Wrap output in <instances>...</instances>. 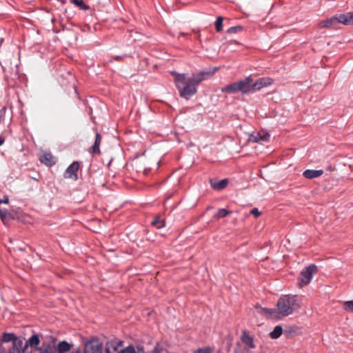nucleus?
<instances>
[{
    "label": "nucleus",
    "mask_w": 353,
    "mask_h": 353,
    "mask_svg": "<svg viewBox=\"0 0 353 353\" xmlns=\"http://www.w3.org/2000/svg\"><path fill=\"white\" fill-rule=\"evenodd\" d=\"M152 225L156 227L157 229H160L164 226V223L163 221L159 219H156L152 221Z\"/></svg>",
    "instance_id": "nucleus-26"
},
{
    "label": "nucleus",
    "mask_w": 353,
    "mask_h": 353,
    "mask_svg": "<svg viewBox=\"0 0 353 353\" xmlns=\"http://www.w3.org/2000/svg\"><path fill=\"white\" fill-rule=\"evenodd\" d=\"M118 353H144L143 350H139L136 352L134 347L133 346H128L121 350H120Z\"/></svg>",
    "instance_id": "nucleus-21"
},
{
    "label": "nucleus",
    "mask_w": 353,
    "mask_h": 353,
    "mask_svg": "<svg viewBox=\"0 0 353 353\" xmlns=\"http://www.w3.org/2000/svg\"><path fill=\"white\" fill-rule=\"evenodd\" d=\"M10 350L14 353H26L28 350L26 342H24L23 339L17 337Z\"/></svg>",
    "instance_id": "nucleus-6"
},
{
    "label": "nucleus",
    "mask_w": 353,
    "mask_h": 353,
    "mask_svg": "<svg viewBox=\"0 0 353 353\" xmlns=\"http://www.w3.org/2000/svg\"><path fill=\"white\" fill-rule=\"evenodd\" d=\"M9 199L7 196H5L2 199H0V204L1 203H8Z\"/></svg>",
    "instance_id": "nucleus-33"
},
{
    "label": "nucleus",
    "mask_w": 353,
    "mask_h": 353,
    "mask_svg": "<svg viewBox=\"0 0 353 353\" xmlns=\"http://www.w3.org/2000/svg\"><path fill=\"white\" fill-rule=\"evenodd\" d=\"M336 17L339 23H342L346 26L353 24V13L352 12L340 14L339 15H336Z\"/></svg>",
    "instance_id": "nucleus-10"
},
{
    "label": "nucleus",
    "mask_w": 353,
    "mask_h": 353,
    "mask_svg": "<svg viewBox=\"0 0 353 353\" xmlns=\"http://www.w3.org/2000/svg\"><path fill=\"white\" fill-rule=\"evenodd\" d=\"M40 161L48 166H52L56 163L54 157L50 153H44L41 156Z\"/></svg>",
    "instance_id": "nucleus-14"
},
{
    "label": "nucleus",
    "mask_w": 353,
    "mask_h": 353,
    "mask_svg": "<svg viewBox=\"0 0 353 353\" xmlns=\"http://www.w3.org/2000/svg\"><path fill=\"white\" fill-rule=\"evenodd\" d=\"M212 348L210 347H204L202 348H199L196 350L194 353H212Z\"/></svg>",
    "instance_id": "nucleus-27"
},
{
    "label": "nucleus",
    "mask_w": 353,
    "mask_h": 353,
    "mask_svg": "<svg viewBox=\"0 0 353 353\" xmlns=\"http://www.w3.org/2000/svg\"><path fill=\"white\" fill-rule=\"evenodd\" d=\"M328 22H329L328 19H326V20H324V21H321L319 23V28H329V23Z\"/></svg>",
    "instance_id": "nucleus-29"
},
{
    "label": "nucleus",
    "mask_w": 353,
    "mask_h": 353,
    "mask_svg": "<svg viewBox=\"0 0 353 353\" xmlns=\"http://www.w3.org/2000/svg\"><path fill=\"white\" fill-rule=\"evenodd\" d=\"M16 338L14 334L5 332L2 336V341L5 343L12 341L13 343Z\"/></svg>",
    "instance_id": "nucleus-20"
},
{
    "label": "nucleus",
    "mask_w": 353,
    "mask_h": 353,
    "mask_svg": "<svg viewBox=\"0 0 353 353\" xmlns=\"http://www.w3.org/2000/svg\"><path fill=\"white\" fill-rule=\"evenodd\" d=\"M52 350H53V349L51 348V346H49L41 351L40 353H52Z\"/></svg>",
    "instance_id": "nucleus-32"
},
{
    "label": "nucleus",
    "mask_w": 353,
    "mask_h": 353,
    "mask_svg": "<svg viewBox=\"0 0 353 353\" xmlns=\"http://www.w3.org/2000/svg\"><path fill=\"white\" fill-rule=\"evenodd\" d=\"M223 18L222 17H218L216 18V20L215 21V27H216V30L219 32L221 31H222V29H223Z\"/></svg>",
    "instance_id": "nucleus-23"
},
{
    "label": "nucleus",
    "mask_w": 353,
    "mask_h": 353,
    "mask_svg": "<svg viewBox=\"0 0 353 353\" xmlns=\"http://www.w3.org/2000/svg\"><path fill=\"white\" fill-rule=\"evenodd\" d=\"M223 92L236 93L239 92L238 82L229 84L221 89Z\"/></svg>",
    "instance_id": "nucleus-16"
},
{
    "label": "nucleus",
    "mask_w": 353,
    "mask_h": 353,
    "mask_svg": "<svg viewBox=\"0 0 353 353\" xmlns=\"http://www.w3.org/2000/svg\"><path fill=\"white\" fill-rule=\"evenodd\" d=\"M242 29L243 28L241 26H233L228 29L227 32L229 34L236 33L237 32L241 31Z\"/></svg>",
    "instance_id": "nucleus-28"
},
{
    "label": "nucleus",
    "mask_w": 353,
    "mask_h": 353,
    "mask_svg": "<svg viewBox=\"0 0 353 353\" xmlns=\"http://www.w3.org/2000/svg\"><path fill=\"white\" fill-rule=\"evenodd\" d=\"M238 82L239 92L242 93H248L253 90L252 88V79L250 77H247L243 80H240Z\"/></svg>",
    "instance_id": "nucleus-7"
},
{
    "label": "nucleus",
    "mask_w": 353,
    "mask_h": 353,
    "mask_svg": "<svg viewBox=\"0 0 353 353\" xmlns=\"http://www.w3.org/2000/svg\"><path fill=\"white\" fill-rule=\"evenodd\" d=\"M79 169V163L78 161H74L71 163L66 169L64 173V177L65 179H70L73 181L78 179L77 172Z\"/></svg>",
    "instance_id": "nucleus-5"
},
{
    "label": "nucleus",
    "mask_w": 353,
    "mask_h": 353,
    "mask_svg": "<svg viewBox=\"0 0 353 353\" xmlns=\"http://www.w3.org/2000/svg\"><path fill=\"white\" fill-rule=\"evenodd\" d=\"M250 214L254 216L255 217H258L261 215V212H259V209L256 208L251 210Z\"/></svg>",
    "instance_id": "nucleus-30"
},
{
    "label": "nucleus",
    "mask_w": 353,
    "mask_h": 353,
    "mask_svg": "<svg viewBox=\"0 0 353 353\" xmlns=\"http://www.w3.org/2000/svg\"><path fill=\"white\" fill-rule=\"evenodd\" d=\"M71 2L76 6L80 7L81 9L84 10H88L89 9V6L84 3L83 0H70Z\"/></svg>",
    "instance_id": "nucleus-22"
},
{
    "label": "nucleus",
    "mask_w": 353,
    "mask_h": 353,
    "mask_svg": "<svg viewBox=\"0 0 353 353\" xmlns=\"http://www.w3.org/2000/svg\"><path fill=\"white\" fill-rule=\"evenodd\" d=\"M283 332V328L281 325H276L272 332L270 333V336L272 339H278L280 337Z\"/></svg>",
    "instance_id": "nucleus-18"
},
{
    "label": "nucleus",
    "mask_w": 353,
    "mask_h": 353,
    "mask_svg": "<svg viewBox=\"0 0 353 353\" xmlns=\"http://www.w3.org/2000/svg\"><path fill=\"white\" fill-rule=\"evenodd\" d=\"M26 342L28 347V346L37 347L40 343V339L38 335L34 334Z\"/></svg>",
    "instance_id": "nucleus-17"
},
{
    "label": "nucleus",
    "mask_w": 353,
    "mask_h": 353,
    "mask_svg": "<svg viewBox=\"0 0 353 353\" xmlns=\"http://www.w3.org/2000/svg\"><path fill=\"white\" fill-rule=\"evenodd\" d=\"M232 214V211L227 210L226 209L221 208L218 210L216 214L214 215V218L219 219L223 218L229 214Z\"/></svg>",
    "instance_id": "nucleus-19"
},
{
    "label": "nucleus",
    "mask_w": 353,
    "mask_h": 353,
    "mask_svg": "<svg viewBox=\"0 0 353 353\" xmlns=\"http://www.w3.org/2000/svg\"><path fill=\"white\" fill-rule=\"evenodd\" d=\"M8 211L6 209H0V217L3 219L6 216Z\"/></svg>",
    "instance_id": "nucleus-31"
},
{
    "label": "nucleus",
    "mask_w": 353,
    "mask_h": 353,
    "mask_svg": "<svg viewBox=\"0 0 353 353\" xmlns=\"http://www.w3.org/2000/svg\"><path fill=\"white\" fill-rule=\"evenodd\" d=\"M270 134L265 132H256L250 135L248 138L249 142L251 143H260L266 142L269 140Z\"/></svg>",
    "instance_id": "nucleus-8"
},
{
    "label": "nucleus",
    "mask_w": 353,
    "mask_h": 353,
    "mask_svg": "<svg viewBox=\"0 0 353 353\" xmlns=\"http://www.w3.org/2000/svg\"><path fill=\"white\" fill-rule=\"evenodd\" d=\"M316 272V267L314 265H310L304 268L300 274L299 280L301 286L309 284Z\"/></svg>",
    "instance_id": "nucleus-3"
},
{
    "label": "nucleus",
    "mask_w": 353,
    "mask_h": 353,
    "mask_svg": "<svg viewBox=\"0 0 353 353\" xmlns=\"http://www.w3.org/2000/svg\"><path fill=\"white\" fill-rule=\"evenodd\" d=\"M323 174V170H306L303 172V176L306 179H314L321 176Z\"/></svg>",
    "instance_id": "nucleus-12"
},
{
    "label": "nucleus",
    "mask_w": 353,
    "mask_h": 353,
    "mask_svg": "<svg viewBox=\"0 0 353 353\" xmlns=\"http://www.w3.org/2000/svg\"><path fill=\"white\" fill-rule=\"evenodd\" d=\"M210 183L213 189L216 190H221L224 189L227 186L228 181L226 179L218 181L210 179Z\"/></svg>",
    "instance_id": "nucleus-13"
},
{
    "label": "nucleus",
    "mask_w": 353,
    "mask_h": 353,
    "mask_svg": "<svg viewBox=\"0 0 353 353\" xmlns=\"http://www.w3.org/2000/svg\"><path fill=\"white\" fill-rule=\"evenodd\" d=\"M103 345L99 339L92 338L84 344L83 353H102Z\"/></svg>",
    "instance_id": "nucleus-4"
},
{
    "label": "nucleus",
    "mask_w": 353,
    "mask_h": 353,
    "mask_svg": "<svg viewBox=\"0 0 353 353\" xmlns=\"http://www.w3.org/2000/svg\"><path fill=\"white\" fill-rule=\"evenodd\" d=\"M343 309L347 312H353V301H345L343 303Z\"/></svg>",
    "instance_id": "nucleus-24"
},
{
    "label": "nucleus",
    "mask_w": 353,
    "mask_h": 353,
    "mask_svg": "<svg viewBox=\"0 0 353 353\" xmlns=\"http://www.w3.org/2000/svg\"><path fill=\"white\" fill-rule=\"evenodd\" d=\"M4 143V139L2 138H0V145H1Z\"/></svg>",
    "instance_id": "nucleus-34"
},
{
    "label": "nucleus",
    "mask_w": 353,
    "mask_h": 353,
    "mask_svg": "<svg viewBox=\"0 0 353 353\" xmlns=\"http://www.w3.org/2000/svg\"><path fill=\"white\" fill-rule=\"evenodd\" d=\"M299 307L296 296L288 294L281 296L278 300L276 310L265 308L264 311L270 316L278 314L282 316H288L292 314L296 309L299 308Z\"/></svg>",
    "instance_id": "nucleus-2"
},
{
    "label": "nucleus",
    "mask_w": 353,
    "mask_h": 353,
    "mask_svg": "<svg viewBox=\"0 0 353 353\" xmlns=\"http://www.w3.org/2000/svg\"><path fill=\"white\" fill-rule=\"evenodd\" d=\"M329 20V28H336L339 24V22H337V19L336 16H334L330 19Z\"/></svg>",
    "instance_id": "nucleus-25"
},
{
    "label": "nucleus",
    "mask_w": 353,
    "mask_h": 353,
    "mask_svg": "<svg viewBox=\"0 0 353 353\" xmlns=\"http://www.w3.org/2000/svg\"><path fill=\"white\" fill-rule=\"evenodd\" d=\"M101 142V136L99 133L96 134L94 145L90 149V152L92 154H100V144Z\"/></svg>",
    "instance_id": "nucleus-15"
},
{
    "label": "nucleus",
    "mask_w": 353,
    "mask_h": 353,
    "mask_svg": "<svg viewBox=\"0 0 353 353\" xmlns=\"http://www.w3.org/2000/svg\"><path fill=\"white\" fill-rule=\"evenodd\" d=\"M273 82V80L270 78H260L256 82L252 83L253 90H260L263 87L270 85Z\"/></svg>",
    "instance_id": "nucleus-11"
},
{
    "label": "nucleus",
    "mask_w": 353,
    "mask_h": 353,
    "mask_svg": "<svg viewBox=\"0 0 353 353\" xmlns=\"http://www.w3.org/2000/svg\"><path fill=\"white\" fill-rule=\"evenodd\" d=\"M217 70L218 68H209L196 74H192L190 77L185 73L181 74L176 72L171 73L174 76V81L180 97L188 99L196 93L199 84L211 78Z\"/></svg>",
    "instance_id": "nucleus-1"
},
{
    "label": "nucleus",
    "mask_w": 353,
    "mask_h": 353,
    "mask_svg": "<svg viewBox=\"0 0 353 353\" xmlns=\"http://www.w3.org/2000/svg\"><path fill=\"white\" fill-rule=\"evenodd\" d=\"M72 347L71 344L65 341L59 342L57 347H51L52 353H68Z\"/></svg>",
    "instance_id": "nucleus-9"
}]
</instances>
